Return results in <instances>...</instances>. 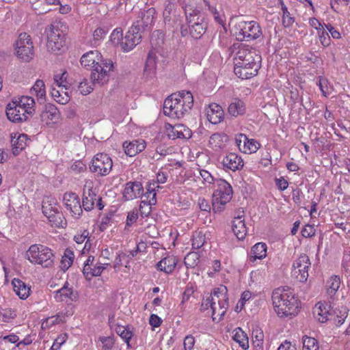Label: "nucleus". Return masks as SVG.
Wrapping results in <instances>:
<instances>
[{
    "mask_svg": "<svg viewBox=\"0 0 350 350\" xmlns=\"http://www.w3.org/2000/svg\"><path fill=\"white\" fill-rule=\"evenodd\" d=\"M315 228L310 224L306 225L301 230V235L304 237H312L315 234Z\"/></svg>",
    "mask_w": 350,
    "mask_h": 350,
    "instance_id": "obj_59",
    "label": "nucleus"
},
{
    "mask_svg": "<svg viewBox=\"0 0 350 350\" xmlns=\"http://www.w3.org/2000/svg\"><path fill=\"white\" fill-rule=\"evenodd\" d=\"M234 34L239 41H251L258 38L262 33L260 25L254 21H239L234 27Z\"/></svg>",
    "mask_w": 350,
    "mask_h": 350,
    "instance_id": "obj_7",
    "label": "nucleus"
},
{
    "mask_svg": "<svg viewBox=\"0 0 350 350\" xmlns=\"http://www.w3.org/2000/svg\"><path fill=\"white\" fill-rule=\"evenodd\" d=\"M177 262L178 260L176 256H167L157 264V268L166 273H170L174 270Z\"/></svg>",
    "mask_w": 350,
    "mask_h": 350,
    "instance_id": "obj_30",
    "label": "nucleus"
},
{
    "mask_svg": "<svg viewBox=\"0 0 350 350\" xmlns=\"http://www.w3.org/2000/svg\"><path fill=\"white\" fill-rule=\"evenodd\" d=\"M155 14L156 11L153 8L141 11L137 19L132 26L133 29H137L141 33L151 30L154 23Z\"/></svg>",
    "mask_w": 350,
    "mask_h": 350,
    "instance_id": "obj_13",
    "label": "nucleus"
},
{
    "mask_svg": "<svg viewBox=\"0 0 350 350\" xmlns=\"http://www.w3.org/2000/svg\"><path fill=\"white\" fill-rule=\"evenodd\" d=\"M232 229L239 240L245 239L247 234V229L245 224L244 219L241 217H235L232 221Z\"/></svg>",
    "mask_w": 350,
    "mask_h": 350,
    "instance_id": "obj_35",
    "label": "nucleus"
},
{
    "mask_svg": "<svg viewBox=\"0 0 350 350\" xmlns=\"http://www.w3.org/2000/svg\"><path fill=\"white\" fill-rule=\"evenodd\" d=\"M267 245L265 243L255 244L251 250L250 261L254 262L256 259H263L267 256Z\"/></svg>",
    "mask_w": 350,
    "mask_h": 350,
    "instance_id": "obj_36",
    "label": "nucleus"
},
{
    "mask_svg": "<svg viewBox=\"0 0 350 350\" xmlns=\"http://www.w3.org/2000/svg\"><path fill=\"white\" fill-rule=\"evenodd\" d=\"M260 147L258 142L247 137L245 144L243 145V151L245 153L256 152Z\"/></svg>",
    "mask_w": 350,
    "mask_h": 350,
    "instance_id": "obj_43",
    "label": "nucleus"
},
{
    "mask_svg": "<svg viewBox=\"0 0 350 350\" xmlns=\"http://www.w3.org/2000/svg\"><path fill=\"white\" fill-rule=\"evenodd\" d=\"M106 33V31L103 28L98 27L93 32V40L92 44L94 46L98 45L101 40L105 38Z\"/></svg>",
    "mask_w": 350,
    "mask_h": 350,
    "instance_id": "obj_48",
    "label": "nucleus"
},
{
    "mask_svg": "<svg viewBox=\"0 0 350 350\" xmlns=\"http://www.w3.org/2000/svg\"><path fill=\"white\" fill-rule=\"evenodd\" d=\"M206 115L208 121L213 124H216L223 120L224 113L220 105L211 103L207 110Z\"/></svg>",
    "mask_w": 350,
    "mask_h": 350,
    "instance_id": "obj_28",
    "label": "nucleus"
},
{
    "mask_svg": "<svg viewBox=\"0 0 350 350\" xmlns=\"http://www.w3.org/2000/svg\"><path fill=\"white\" fill-rule=\"evenodd\" d=\"M324 26L330 33L333 38L340 39L341 38L340 32L337 29H336L331 24H324Z\"/></svg>",
    "mask_w": 350,
    "mask_h": 350,
    "instance_id": "obj_64",
    "label": "nucleus"
},
{
    "mask_svg": "<svg viewBox=\"0 0 350 350\" xmlns=\"http://www.w3.org/2000/svg\"><path fill=\"white\" fill-rule=\"evenodd\" d=\"M54 293V297L57 301H74L77 297V293L73 291L68 282H66L64 286L60 289L55 291Z\"/></svg>",
    "mask_w": 350,
    "mask_h": 350,
    "instance_id": "obj_26",
    "label": "nucleus"
},
{
    "mask_svg": "<svg viewBox=\"0 0 350 350\" xmlns=\"http://www.w3.org/2000/svg\"><path fill=\"white\" fill-rule=\"evenodd\" d=\"M97 189L93 186L92 181H88L85 183L83 187V197H82V209L85 211H92L95 205L96 200L97 199Z\"/></svg>",
    "mask_w": 350,
    "mask_h": 350,
    "instance_id": "obj_18",
    "label": "nucleus"
},
{
    "mask_svg": "<svg viewBox=\"0 0 350 350\" xmlns=\"http://www.w3.org/2000/svg\"><path fill=\"white\" fill-rule=\"evenodd\" d=\"M213 295H217V299L219 301H215L214 306L211 308V315L213 320L215 321L217 317L218 320L226 314L228 308V298L227 297V288L225 286H221L213 290Z\"/></svg>",
    "mask_w": 350,
    "mask_h": 350,
    "instance_id": "obj_10",
    "label": "nucleus"
},
{
    "mask_svg": "<svg viewBox=\"0 0 350 350\" xmlns=\"http://www.w3.org/2000/svg\"><path fill=\"white\" fill-rule=\"evenodd\" d=\"M199 262V255L196 252H189L184 259V262L187 268L195 267Z\"/></svg>",
    "mask_w": 350,
    "mask_h": 350,
    "instance_id": "obj_46",
    "label": "nucleus"
},
{
    "mask_svg": "<svg viewBox=\"0 0 350 350\" xmlns=\"http://www.w3.org/2000/svg\"><path fill=\"white\" fill-rule=\"evenodd\" d=\"M42 213L51 225L59 226L62 222V214L59 211L58 205L53 199L47 198L42 202Z\"/></svg>",
    "mask_w": 350,
    "mask_h": 350,
    "instance_id": "obj_14",
    "label": "nucleus"
},
{
    "mask_svg": "<svg viewBox=\"0 0 350 350\" xmlns=\"http://www.w3.org/2000/svg\"><path fill=\"white\" fill-rule=\"evenodd\" d=\"M281 5V10L282 12V25L284 27H289L295 22V18L292 16L291 14L288 12L287 7L282 0H280Z\"/></svg>",
    "mask_w": 350,
    "mask_h": 350,
    "instance_id": "obj_39",
    "label": "nucleus"
},
{
    "mask_svg": "<svg viewBox=\"0 0 350 350\" xmlns=\"http://www.w3.org/2000/svg\"><path fill=\"white\" fill-rule=\"evenodd\" d=\"M199 172L204 183H207L209 185L214 184L215 185V181L217 179L215 178L210 172L206 170L201 169L200 170Z\"/></svg>",
    "mask_w": 350,
    "mask_h": 350,
    "instance_id": "obj_51",
    "label": "nucleus"
},
{
    "mask_svg": "<svg viewBox=\"0 0 350 350\" xmlns=\"http://www.w3.org/2000/svg\"><path fill=\"white\" fill-rule=\"evenodd\" d=\"M162 322V319L157 314H152L150 315L149 319V323L152 327H159Z\"/></svg>",
    "mask_w": 350,
    "mask_h": 350,
    "instance_id": "obj_63",
    "label": "nucleus"
},
{
    "mask_svg": "<svg viewBox=\"0 0 350 350\" xmlns=\"http://www.w3.org/2000/svg\"><path fill=\"white\" fill-rule=\"evenodd\" d=\"M28 260L33 264L49 267L53 265L54 255L50 248L43 245H32L27 252Z\"/></svg>",
    "mask_w": 350,
    "mask_h": 350,
    "instance_id": "obj_8",
    "label": "nucleus"
},
{
    "mask_svg": "<svg viewBox=\"0 0 350 350\" xmlns=\"http://www.w3.org/2000/svg\"><path fill=\"white\" fill-rule=\"evenodd\" d=\"M233 340L237 342L243 349H247L249 348V339L248 337L240 327L235 328L232 332Z\"/></svg>",
    "mask_w": 350,
    "mask_h": 350,
    "instance_id": "obj_37",
    "label": "nucleus"
},
{
    "mask_svg": "<svg viewBox=\"0 0 350 350\" xmlns=\"http://www.w3.org/2000/svg\"><path fill=\"white\" fill-rule=\"evenodd\" d=\"M178 138L189 139L191 137V131L185 125L178 124Z\"/></svg>",
    "mask_w": 350,
    "mask_h": 350,
    "instance_id": "obj_53",
    "label": "nucleus"
},
{
    "mask_svg": "<svg viewBox=\"0 0 350 350\" xmlns=\"http://www.w3.org/2000/svg\"><path fill=\"white\" fill-rule=\"evenodd\" d=\"M34 99L31 96H21L13 100L6 107L8 118L13 122L26 121L34 111Z\"/></svg>",
    "mask_w": 350,
    "mask_h": 350,
    "instance_id": "obj_5",
    "label": "nucleus"
},
{
    "mask_svg": "<svg viewBox=\"0 0 350 350\" xmlns=\"http://www.w3.org/2000/svg\"><path fill=\"white\" fill-rule=\"evenodd\" d=\"M60 118V113L53 105H46L40 114L41 121L47 126L56 124Z\"/></svg>",
    "mask_w": 350,
    "mask_h": 350,
    "instance_id": "obj_22",
    "label": "nucleus"
},
{
    "mask_svg": "<svg viewBox=\"0 0 350 350\" xmlns=\"http://www.w3.org/2000/svg\"><path fill=\"white\" fill-rule=\"evenodd\" d=\"M74 258L75 254L73 252L69 249H66L61 261L62 269L64 270L68 269L72 265Z\"/></svg>",
    "mask_w": 350,
    "mask_h": 350,
    "instance_id": "obj_42",
    "label": "nucleus"
},
{
    "mask_svg": "<svg viewBox=\"0 0 350 350\" xmlns=\"http://www.w3.org/2000/svg\"><path fill=\"white\" fill-rule=\"evenodd\" d=\"M95 262V258L93 256H89L88 259L84 263L83 269V273L85 275V274H88V271L90 270V268L94 265V263Z\"/></svg>",
    "mask_w": 350,
    "mask_h": 350,
    "instance_id": "obj_61",
    "label": "nucleus"
},
{
    "mask_svg": "<svg viewBox=\"0 0 350 350\" xmlns=\"http://www.w3.org/2000/svg\"><path fill=\"white\" fill-rule=\"evenodd\" d=\"M84 68H92L91 80L93 84L103 85L109 80V72L113 64L110 59H103L98 51H90L82 55L80 60Z\"/></svg>",
    "mask_w": 350,
    "mask_h": 350,
    "instance_id": "obj_1",
    "label": "nucleus"
},
{
    "mask_svg": "<svg viewBox=\"0 0 350 350\" xmlns=\"http://www.w3.org/2000/svg\"><path fill=\"white\" fill-rule=\"evenodd\" d=\"M19 340V338L18 336L12 334H9L5 336H0V345H3V342H11V343H16L18 342Z\"/></svg>",
    "mask_w": 350,
    "mask_h": 350,
    "instance_id": "obj_58",
    "label": "nucleus"
},
{
    "mask_svg": "<svg viewBox=\"0 0 350 350\" xmlns=\"http://www.w3.org/2000/svg\"><path fill=\"white\" fill-rule=\"evenodd\" d=\"M332 315L330 317V320H333L336 326L342 325L347 317H348L349 310L346 306H341L332 310Z\"/></svg>",
    "mask_w": 350,
    "mask_h": 350,
    "instance_id": "obj_33",
    "label": "nucleus"
},
{
    "mask_svg": "<svg viewBox=\"0 0 350 350\" xmlns=\"http://www.w3.org/2000/svg\"><path fill=\"white\" fill-rule=\"evenodd\" d=\"M147 191L142 195V201L139 205V211L142 215H148L151 212V206L156 204L155 183L150 184L146 188Z\"/></svg>",
    "mask_w": 350,
    "mask_h": 350,
    "instance_id": "obj_19",
    "label": "nucleus"
},
{
    "mask_svg": "<svg viewBox=\"0 0 350 350\" xmlns=\"http://www.w3.org/2000/svg\"><path fill=\"white\" fill-rule=\"evenodd\" d=\"M107 265V263L102 264L99 262H96L94 263V265L90 268V270L88 271V274H85L84 276L88 280H90L94 276H98L106 269V266Z\"/></svg>",
    "mask_w": 350,
    "mask_h": 350,
    "instance_id": "obj_41",
    "label": "nucleus"
},
{
    "mask_svg": "<svg viewBox=\"0 0 350 350\" xmlns=\"http://www.w3.org/2000/svg\"><path fill=\"white\" fill-rule=\"evenodd\" d=\"M122 38H123L122 31L118 29L113 30L110 36L111 41L113 45H120Z\"/></svg>",
    "mask_w": 350,
    "mask_h": 350,
    "instance_id": "obj_56",
    "label": "nucleus"
},
{
    "mask_svg": "<svg viewBox=\"0 0 350 350\" xmlns=\"http://www.w3.org/2000/svg\"><path fill=\"white\" fill-rule=\"evenodd\" d=\"M275 312L280 317L295 316L299 311V301L293 291L287 286L278 287L272 293Z\"/></svg>",
    "mask_w": 350,
    "mask_h": 350,
    "instance_id": "obj_3",
    "label": "nucleus"
},
{
    "mask_svg": "<svg viewBox=\"0 0 350 350\" xmlns=\"http://www.w3.org/2000/svg\"><path fill=\"white\" fill-rule=\"evenodd\" d=\"M341 283L340 278L338 275H332L326 282L325 290L327 299L330 303L338 291Z\"/></svg>",
    "mask_w": 350,
    "mask_h": 350,
    "instance_id": "obj_27",
    "label": "nucleus"
},
{
    "mask_svg": "<svg viewBox=\"0 0 350 350\" xmlns=\"http://www.w3.org/2000/svg\"><path fill=\"white\" fill-rule=\"evenodd\" d=\"M215 188L212 197V208L214 213H221L232 198V187L224 179L216 180Z\"/></svg>",
    "mask_w": 350,
    "mask_h": 350,
    "instance_id": "obj_6",
    "label": "nucleus"
},
{
    "mask_svg": "<svg viewBox=\"0 0 350 350\" xmlns=\"http://www.w3.org/2000/svg\"><path fill=\"white\" fill-rule=\"evenodd\" d=\"M246 112V106L243 100L234 98L228 106V113L234 117L243 116Z\"/></svg>",
    "mask_w": 350,
    "mask_h": 350,
    "instance_id": "obj_34",
    "label": "nucleus"
},
{
    "mask_svg": "<svg viewBox=\"0 0 350 350\" xmlns=\"http://www.w3.org/2000/svg\"><path fill=\"white\" fill-rule=\"evenodd\" d=\"M178 124L175 125H172L170 124H165V129L167 132V135L170 139H178Z\"/></svg>",
    "mask_w": 350,
    "mask_h": 350,
    "instance_id": "obj_50",
    "label": "nucleus"
},
{
    "mask_svg": "<svg viewBox=\"0 0 350 350\" xmlns=\"http://www.w3.org/2000/svg\"><path fill=\"white\" fill-rule=\"evenodd\" d=\"M100 341L103 344V347L105 350H110L113 348L114 345V340L112 337L110 336H102L99 338Z\"/></svg>",
    "mask_w": 350,
    "mask_h": 350,
    "instance_id": "obj_57",
    "label": "nucleus"
},
{
    "mask_svg": "<svg viewBox=\"0 0 350 350\" xmlns=\"http://www.w3.org/2000/svg\"><path fill=\"white\" fill-rule=\"evenodd\" d=\"M16 55L25 62L30 61L33 55V46L31 37L27 33H21L15 43Z\"/></svg>",
    "mask_w": 350,
    "mask_h": 350,
    "instance_id": "obj_9",
    "label": "nucleus"
},
{
    "mask_svg": "<svg viewBox=\"0 0 350 350\" xmlns=\"http://www.w3.org/2000/svg\"><path fill=\"white\" fill-rule=\"evenodd\" d=\"M45 85L42 80H37L32 88V92H34L37 96L42 98L45 95Z\"/></svg>",
    "mask_w": 350,
    "mask_h": 350,
    "instance_id": "obj_49",
    "label": "nucleus"
},
{
    "mask_svg": "<svg viewBox=\"0 0 350 350\" xmlns=\"http://www.w3.org/2000/svg\"><path fill=\"white\" fill-rule=\"evenodd\" d=\"M144 189L139 182L127 183L123 191V197L126 200H131L142 196Z\"/></svg>",
    "mask_w": 350,
    "mask_h": 350,
    "instance_id": "obj_24",
    "label": "nucleus"
},
{
    "mask_svg": "<svg viewBox=\"0 0 350 350\" xmlns=\"http://www.w3.org/2000/svg\"><path fill=\"white\" fill-rule=\"evenodd\" d=\"M12 284L13 290L16 294L22 299H27L31 291V287L20 279L14 278Z\"/></svg>",
    "mask_w": 350,
    "mask_h": 350,
    "instance_id": "obj_31",
    "label": "nucleus"
},
{
    "mask_svg": "<svg viewBox=\"0 0 350 350\" xmlns=\"http://www.w3.org/2000/svg\"><path fill=\"white\" fill-rule=\"evenodd\" d=\"M141 39L142 33L131 27L126 36L122 38L120 47L123 51L129 52L141 42Z\"/></svg>",
    "mask_w": 350,
    "mask_h": 350,
    "instance_id": "obj_20",
    "label": "nucleus"
},
{
    "mask_svg": "<svg viewBox=\"0 0 350 350\" xmlns=\"http://www.w3.org/2000/svg\"><path fill=\"white\" fill-rule=\"evenodd\" d=\"M63 203L75 219H79L83 214L80 198L75 193L66 192L63 196Z\"/></svg>",
    "mask_w": 350,
    "mask_h": 350,
    "instance_id": "obj_16",
    "label": "nucleus"
},
{
    "mask_svg": "<svg viewBox=\"0 0 350 350\" xmlns=\"http://www.w3.org/2000/svg\"><path fill=\"white\" fill-rule=\"evenodd\" d=\"M192 247L200 249L205 243V237L201 232H196L192 237Z\"/></svg>",
    "mask_w": 350,
    "mask_h": 350,
    "instance_id": "obj_47",
    "label": "nucleus"
},
{
    "mask_svg": "<svg viewBox=\"0 0 350 350\" xmlns=\"http://www.w3.org/2000/svg\"><path fill=\"white\" fill-rule=\"evenodd\" d=\"M116 332L126 342L128 347H130V340L133 336V332L129 326L117 325L115 328Z\"/></svg>",
    "mask_w": 350,
    "mask_h": 350,
    "instance_id": "obj_38",
    "label": "nucleus"
},
{
    "mask_svg": "<svg viewBox=\"0 0 350 350\" xmlns=\"http://www.w3.org/2000/svg\"><path fill=\"white\" fill-rule=\"evenodd\" d=\"M303 349L302 350H318L319 345L314 338L304 336L302 338Z\"/></svg>",
    "mask_w": 350,
    "mask_h": 350,
    "instance_id": "obj_45",
    "label": "nucleus"
},
{
    "mask_svg": "<svg viewBox=\"0 0 350 350\" xmlns=\"http://www.w3.org/2000/svg\"><path fill=\"white\" fill-rule=\"evenodd\" d=\"M193 105L192 94L183 90L178 94H172L165 100L163 113L172 118H180L192 108Z\"/></svg>",
    "mask_w": 350,
    "mask_h": 350,
    "instance_id": "obj_4",
    "label": "nucleus"
},
{
    "mask_svg": "<svg viewBox=\"0 0 350 350\" xmlns=\"http://www.w3.org/2000/svg\"><path fill=\"white\" fill-rule=\"evenodd\" d=\"M221 165L225 171L236 172L241 170L244 165L242 158L236 153L229 152L221 160Z\"/></svg>",
    "mask_w": 350,
    "mask_h": 350,
    "instance_id": "obj_21",
    "label": "nucleus"
},
{
    "mask_svg": "<svg viewBox=\"0 0 350 350\" xmlns=\"http://www.w3.org/2000/svg\"><path fill=\"white\" fill-rule=\"evenodd\" d=\"M113 162L111 157L105 153L96 154L90 166L92 172L97 173L100 176H107L112 170Z\"/></svg>",
    "mask_w": 350,
    "mask_h": 350,
    "instance_id": "obj_12",
    "label": "nucleus"
},
{
    "mask_svg": "<svg viewBox=\"0 0 350 350\" xmlns=\"http://www.w3.org/2000/svg\"><path fill=\"white\" fill-rule=\"evenodd\" d=\"M319 38L320 40L321 44L327 47L330 45L331 39L327 31H325V29H323L322 31H319L318 32Z\"/></svg>",
    "mask_w": 350,
    "mask_h": 350,
    "instance_id": "obj_55",
    "label": "nucleus"
},
{
    "mask_svg": "<svg viewBox=\"0 0 350 350\" xmlns=\"http://www.w3.org/2000/svg\"><path fill=\"white\" fill-rule=\"evenodd\" d=\"M314 314L320 323H325L330 320L332 315L331 306L326 302H318L314 309Z\"/></svg>",
    "mask_w": 350,
    "mask_h": 350,
    "instance_id": "obj_23",
    "label": "nucleus"
},
{
    "mask_svg": "<svg viewBox=\"0 0 350 350\" xmlns=\"http://www.w3.org/2000/svg\"><path fill=\"white\" fill-rule=\"evenodd\" d=\"M228 140V136L223 133H214L209 139L208 144L210 148L217 151L224 149Z\"/></svg>",
    "mask_w": 350,
    "mask_h": 350,
    "instance_id": "obj_32",
    "label": "nucleus"
},
{
    "mask_svg": "<svg viewBox=\"0 0 350 350\" xmlns=\"http://www.w3.org/2000/svg\"><path fill=\"white\" fill-rule=\"evenodd\" d=\"M78 90L82 95H87L93 90V87L85 79L79 84Z\"/></svg>",
    "mask_w": 350,
    "mask_h": 350,
    "instance_id": "obj_54",
    "label": "nucleus"
},
{
    "mask_svg": "<svg viewBox=\"0 0 350 350\" xmlns=\"http://www.w3.org/2000/svg\"><path fill=\"white\" fill-rule=\"evenodd\" d=\"M217 298V295H213V292L211 293L210 295L203 299L200 307V310L202 312H206V314L210 315L211 308L213 306V304H215V301H219Z\"/></svg>",
    "mask_w": 350,
    "mask_h": 350,
    "instance_id": "obj_40",
    "label": "nucleus"
},
{
    "mask_svg": "<svg viewBox=\"0 0 350 350\" xmlns=\"http://www.w3.org/2000/svg\"><path fill=\"white\" fill-rule=\"evenodd\" d=\"M195 343V339L192 336H187L185 338L183 345L185 350H192Z\"/></svg>",
    "mask_w": 350,
    "mask_h": 350,
    "instance_id": "obj_62",
    "label": "nucleus"
},
{
    "mask_svg": "<svg viewBox=\"0 0 350 350\" xmlns=\"http://www.w3.org/2000/svg\"><path fill=\"white\" fill-rule=\"evenodd\" d=\"M146 146L144 139H135L131 142H125L122 144L124 152L127 156L134 157L142 152Z\"/></svg>",
    "mask_w": 350,
    "mask_h": 350,
    "instance_id": "obj_25",
    "label": "nucleus"
},
{
    "mask_svg": "<svg viewBox=\"0 0 350 350\" xmlns=\"http://www.w3.org/2000/svg\"><path fill=\"white\" fill-rule=\"evenodd\" d=\"M329 82L327 79L319 77L317 85H319L323 96L327 97L329 94Z\"/></svg>",
    "mask_w": 350,
    "mask_h": 350,
    "instance_id": "obj_52",
    "label": "nucleus"
},
{
    "mask_svg": "<svg viewBox=\"0 0 350 350\" xmlns=\"http://www.w3.org/2000/svg\"><path fill=\"white\" fill-rule=\"evenodd\" d=\"M234 60V72L237 76L243 79L256 76L260 68L261 57L252 48L239 49Z\"/></svg>",
    "mask_w": 350,
    "mask_h": 350,
    "instance_id": "obj_2",
    "label": "nucleus"
},
{
    "mask_svg": "<svg viewBox=\"0 0 350 350\" xmlns=\"http://www.w3.org/2000/svg\"><path fill=\"white\" fill-rule=\"evenodd\" d=\"M47 35L46 47L52 53L59 52L65 46V34L57 25H51L46 30Z\"/></svg>",
    "mask_w": 350,
    "mask_h": 350,
    "instance_id": "obj_11",
    "label": "nucleus"
},
{
    "mask_svg": "<svg viewBox=\"0 0 350 350\" xmlns=\"http://www.w3.org/2000/svg\"><path fill=\"white\" fill-rule=\"evenodd\" d=\"M67 338L66 334L61 335L55 339L53 345L51 347V350H58L61 347L62 345L64 344Z\"/></svg>",
    "mask_w": 350,
    "mask_h": 350,
    "instance_id": "obj_60",
    "label": "nucleus"
},
{
    "mask_svg": "<svg viewBox=\"0 0 350 350\" xmlns=\"http://www.w3.org/2000/svg\"><path fill=\"white\" fill-rule=\"evenodd\" d=\"M198 12V10H193V14L190 13L189 16L187 15V21L189 24V33L195 39L200 38L207 29V23L204 21V18L198 17L196 21H194L193 17L197 15Z\"/></svg>",
    "mask_w": 350,
    "mask_h": 350,
    "instance_id": "obj_17",
    "label": "nucleus"
},
{
    "mask_svg": "<svg viewBox=\"0 0 350 350\" xmlns=\"http://www.w3.org/2000/svg\"><path fill=\"white\" fill-rule=\"evenodd\" d=\"M11 144L14 155H18L27 145V135L25 134L11 135Z\"/></svg>",
    "mask_w": 350,
    "mask_h": 350,
    "instance_id": "obj_29",
    "label": "nucleus"
},
{
    "mask_svg": "<svg viewBox=\"0 0 350 350\" xmlns=\"http://www.w3.org/2000/svg\"><path fill=\"white\" fill-rule=\"evenodd\" d=\"M66 72H64L59 75H55L53 79V85H55L59 89L63 90L64 88L65 90H67L69 83L66 80Z\"/></svg>",
    "mask_w": 350,
    "mask_h": 350,
    "instance_id": "obj_44",
    "label": "nucleus"
},
{
    "mask_svg": "<svg viewBox=\"0 0 350 350\" xmlns=\"http://www.w3.org/2000/svg\"><path fill=\"white\" fill-rule=\"evenodd\" d=\"M310 265L309 257L305 254H301L293 262V275L300 282H306L309 276L308 270Z\"/></svg>",
    "mask_w": 350,
    "mask_h": 350,
    "instance_id": "obj_15",
    "label": "nucleus"
}]
</instances>
